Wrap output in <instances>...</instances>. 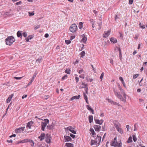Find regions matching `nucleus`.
<instances>
[{
    "label": "nucleus",
    "mask_w": 147,
    "mask_h": 147,
    "mask_svg": "<svg viewBox=\"0 0 147 147\" xmlns=\"http://www.w3.org/2000/svg\"><path fill=\"white\" fill-rule=\"evenodd\" d=\"M113 90L115 95L118 98L121 99V100L122 101H124V102L126 101V94L125 92V91L121 93L123 94V96L125 98V99H123V98L122 96L120 94V92H117V91L114 89H113Z\"/></svg>",
    "instance_id": "obj_2"
},
{
    "label": "nucleus",
    "mask_w": 147,
    "mask_h": 147,
    "mask_svg": "<svg viewBox=\"0 0 147 147\" xmlns=\"http://www.w3.org/2000/svg\"><path fill=\"white\" fill-rule=\"evenodd\" d=\"M53 125H49L47 126V128L49 129H52L53 128Z\"/></svg>",
    "instance_id": "obj_32"
},
{
    "label": "nucleus",
    "mask_w": 147,
    "mask_h": 147,
    "mask_svg": "<svg viewBox=\"0 0 147 147\" xmlns=\"http://www.w3.org/2000/svg\"><path fill=\"white\" fill-rule=\"evenodd\" d=\"M101 140V137L97 136V138L96 139V142L98 140H99V142L98 141V143H100V142Z\"/></svg>",
    "instance_id": "obj_31"
},
{
    "label": "nucleus",
    "mask_w": 147,
    "mask_h": 147,
    "mask_svg": "<svg viewBox=\"0 0 147 147\" xmlns=\"http://www.w3.org/2000/svg\"><path fill=\"white\" fill-rule=\"evenodd\" d=\"M110 41L113 43H115L117 42V39L113 37L111 38L110 39Z\"/></svg>",
    "instance_id": "obj_21"
},
{
    "label": "nucleus",
    "mask_w": 147,
    "mask_h": 147,
    "mask_svg": "<svg viewBox=\"0 0 147 147\" xmlns=\"http://www.w3.org/2000/svg\"><path fill=\"white\" fill-rule=\"evenodd\" d=\"M45 141L48 143H50L51 142V137L48 134L46 135Z\"/></svg>",
    "instance_id": "obj_8"
},
{
    "label": "nucleus",
    "mask_w": 147,
    "mask_h": 147,
    "mask_svg": "<svg viewBox=\"0 0 147 147\" xmlns=\"http://www.w3.org/2000/svg\"><path fill=\"white\" fill-rule=\"evenodd\" d=\"M75 37V36H71L70 40H72L73 39H74Z\"/></svg>",
    "instance_id": "obj_54"
},
{
    "label": "nucleus",
    "mask_w": 147,
    "mask_h": 147,
    "mask_svg": "<svg viewBox=\"0 0 147 147\" xmlns=\"http://www.w3.org/2000/svg\"><path fill=\"white\" fill-rule=\"evenodd\" d=\"M28 142H32L31 140L28 139H26L23 140H20L19 141V143H24Z\"/></svg>",
    "instance_id": "obj_12"
},
{
    "label": "nucleus",
    "mask_w": 147,
    "mask_h": 147,
    "mask_svg": "<svg viewBox=\"0 0 147 147\" xmlns=\"http://www.w3.org/2000/svg\"><path fill=\"white\" fill-rule=\"evenodd\" d=\"M23 36L25 37H26L27 36V33L26 32H24L23 34Z\"/></svg>",
    "instance_id": "obj_50"
},
{
    "label": "nucleus",
    "mask_w": 147,
    "mask_h": 147,
    "mask_svg": "<svg viewBox=\"0 0 147 147\" xmlns=\"http://www.w3.org/2000/svg\"><path fill=\"white\" fill-rule=\"evenodd\" d=\"M111 33L110 30H108L106 32L105 31L103 35V36L104 38H107L110 34Z\"/></svg>",
    "instance_id": "obj_10"
},
{
    "label": "nucleus",
    "mask_w": 147,
    "mask_h": 147,
    "mask_svg": "<svg viewBox=\"0 0 147 147\" xmlns=\"http://www.w3.org/2000/svg\"><path fill=\"white\" fill-rule=\"evenodd\" d=\"M42 60V59L41 58V59H37L36 61V62L38 63H40L41 61Z\"/></svg>",
    "instance_id": "obj_39"
},
{
    "label": "nucleus",
    "mask_w": 147,
    "mask_h": 147,
    "mask_svg": "<svg viewBox=\"0 0 147 147\" xmlns=\"http://www.w3.org/2000/svg\"><path fill=\"white\" fill-rule=\"evenodd\" d=\"M13 96V94H11L9 96L8 98L7 99L6 101V102L7 103H9L11 100V98Z\"/></svg>",
    "instance_id": "obj_15"
},
{
    "label": "nucleus",
    "mask_w": 147,
    "mask_h": 147,
    "mask_svg": "<svg viewBox=\"0 0 147 147\" xmlns=\"http://www.w3.org/2000/svg\"><path fill=\"white\" fill-rule=\"evenodd\" d=\"M15 40L12 36L8 37L5 39L6 44L9 46L11 45L15 41Z\"/></svg>",
    "instance_id": "obj_3"
},
{
    "label": "nucleus",
    "mask_w": 147,
    "mask_h": 147,
    "mask_svg": "<svg viewBox=\"0 0 147 147\" xmlns=\"http://www.w3.org/2000/svg\"><path fill=\"white\" fill-rule=\"evenodd\" d=\"M83 95H84V98L85 99V100H86V102L88 104H89V103L88 102V97L87 96L86 94L85 93L83 92Z\"/></svg>",
    "instance_id": "obj_18"
},
{
    "label": "nucleus",
    "mask_w": 147,
    "mask_h": 147,
    "mask_svg": "<svg viewBox=\"0 0 147 147\" xmlns=\"http://www.w3.org/2000/svg\"><path fill=\"white\" fill-rule=\"evenodd\" d=\"M87 85L86 84H85L84 82H82V86H80V88H86V89H85V91L86 93L87 94H88V87L87 86Z\"/></svg>",
    "instance_id": "obj_9"
},
{
    "label": "nucleus",
    "mask_w": 147,
    "mask_h": 147,
    "mask_svg": "<svg viewBox=\"0 0 147 147\" xmlns=\"http://www.w3.org/2000/svg\"><path fill=\"white\" fill-rule=\"evenodd\" d=\"M22 2L21 1H19L18 2H17L16 3V4L17 5H20V4H21Z\"/></svg>",
    "instance_id": "obj_52"
},
{
    "label": "nucleus",
    "mask_w": 147,
    "mask_h": 147,
    "mask_svg": "<svg viewBox=\"0 0 147 147\" xmlns=\"http://www.w3.org/2000/svg\"><path fill=\"white\" fill-rule=\"evenodd\" d=\"M33 123V122L32 121L29 122L27 124L26 127L27 129H30L31 127L32 126Z\"/></svg>",
    "instance_id": "obj_11"
},
{
    "label": "nucleus",
    "mask_w": 147,
    "mask_h": 147,
    "mask_svg": "<svg viewBox=\"0 0 147 147\" xmlns=\"http://www.w3.org/2000/svg\"><path fill=\"white\" fill-rule=\"evenodd\" d=\"M139 102H144V100L142 98L139 99Z\"/></svg>",
    "instance_id": "obj_58"
},
{
    "label": "nucleus",
    "mask_w": 147,
    "mask_h": 147,
    "mask_svg": "<svg viewBox=\"0 0 147 147\" xmlns=\"http://www.w3.org/2000/svg\"><path fill=\"white\" fill-rule=\"evenodd\" d=\"M81 75L79 76V77L83 79L84 78L85 75L84 74H80Z\"/></svg>",
    "instance_id": "obj_41"
},
{
    "label": "nucleus",
    "mask_w": 147,
    "mask_h": 147,
    "mask_svg": "<svg viewBox=\"0 0 147 147\" xmlns=\"http://www.w3.org/2000/svg\"><path fill=\"white\" fill-rule=\"evenodd\" d=\"M94 127L96 131H99L101 128L100 126L98 125H95Z\"/></svg>",
    "instance_id": "obj_14"
},
{
    "label": "nucleus",
    "mask_w": 147,
    "mask_h": 147,
    "mask_svg": "<svg viewBox=\"0 0 147 147\" xmlns=\"http://www.w3.org/2000/svg\"><path fill=\"white\" fill-rule=\"evenodd\" d=\"M34 81L33 80H32V79H31V80H30V82L28 83V84L27 85V86H29Z\"/></svg>",
    "instance_id": "obj_51"
},
{
    "label": "nucleus",
    "mask_w": 147,
    "mask_h": 147,
    "mask_svg": "<svg viewBox=\"0 0 147 147\" xmlns=\"http://www.w3.org/2000/svg\"><path fill=\"white\" fill-rule=\"evenodd\" d=\"M70 69H66L65 71V73L67 74H70Z\"/></svg>",
    "instance_id": "obj_38"
},
{
    "label": "nucleus",
    "mask_w": 147,
    "mask_h": 147,
    "mask_svg": "<svg viewBox=\"0 0 147 147\" xmlns=\"http://www.w3.org/2000/svg\"><path fill=\"white\" fill-rule=\"evenodd\" d=\"M94 120L95 121L96 123L100 125H101L103 122V120L102 119L99 120L97 119H94Z\"/></svg>",
    "instance_id": "obj_13"
},
{
    "label": "nucleus",
    "mask_w": 147,
    "mask_h": 147,
    "mask_svg": "<svg viewBox=\"0 0 147 147\" xmlns=\"http://www.w3.org/2000/svg\"><path fill=\"white\" fill-rule=\"evenodd\" d=\"M45 136V134L44 133H42L41 135L38 137V138L40 139V141H41L44 139Z\"/></svg>",
    "instance_id": "obj_17"
},
{
    "label": "nucleus",
    "mask_w": 147,
    "mask_h": 147,
    "mask_svg": "<svg viewBox=\"0 0 147 147\" xmlns=\"http://www.w3.org/2000/svg\"><path fill=\"white\" fill-rule=\"evenodd\" d=\"M79 62V60L78 59L76 60V61L74 63V65L76 64Z\"/></svg>",
    "instance_id": "obj_61"
},
{
    "label": "nucleus",
    "mask_w": 147,
    "mask_h": 147,
    "mask_svg": "<svg viewBox=\"0 0 147 147\" xmlns=\"http://www.w3.org/2000/svg\"><path fill=\"white\" fill-rule=\"evenodd\" d=\"M17 36L19 37H22V35L21 32L20 31H18L17 33Z\"/></svg>",
    "instance_id": "obj_28"
},
{
    "label": "nucleus",
    "mask_w": 147,
    "mask_h": 147,
    "mask_svg": "<svg viewBox=\"0 0 147 147\" xmlns=\"http://www.w3.org/2000/svg\"><path fill=\"white\" fill-rule=\"evenodd\" d=\"M22 78V77H14V79H15L16 80H20L21 79V78Z\"/></svg>",
    "instance_id": "obj_55"
},
{
    "label": "nucleus",
    "mask_w": 147,
    "mask_h": 147,
    "mask_svg": "<svg viewBox=\"0 0 147 147\" xmlns=\"http://www.w3.org/2000/svg\"><path fill=\"white\" fill-rule=\"evenodd\" d=\"M133 140L134 142H136V140H137V139L134 136H133Z\"/></svg>",
    "instance_id": "obj_57"
},
{
    "label": "nucleus",
    "mask_w": 147,
    "mask_h": 147,
    "mask_svg": "<svg viewBox=\"0 0 147 147\" xmlns=\"http://www.w3.org/2000/svg\"><path fill=\"white\" fill-rule=\"evenodd\" d=\"M83 23L82 22H80L79 23V28L80 29H81L83 27Z\"/></svg>",
    "instance_id": "obj_33"
},
{
    "label": "nucleus",
    "mask_w": 147,
    "mask_h": 147,
    "mask_svg": "<svg viewBox=\"0 0 147 147\" xmlns=\"http://www.w3.org/2000/svg\"><path fill=\"white\" fill-rule=\"evenodd\" d=\"M78 29V27L75 24H72L69 27V30L72 32H75Z\"/></svg>",
    "instance_id": "obj_5"
},
{
    "label": "nucleus",
    "mask_w": 147,
    "mask_h": 147,
    "mask_svg": "<svg viewBox=\"0 0 147 147\" xmlns=\"http://www.w3.org/2000/svg\"><path fill=\"white\" fill-rule=\"evenodd\" d=\"M79 78L78 77H76L75 78V79L76 80V82L77 83H78L79 81Z\"/></svg>",
    "instance_id": "obj_63"
},
{
    "label": "nucleus",
    "mask_w": 147,
    "mask_h": 147,
    "mask_svg": "<svg viewBox=\"0 0 147 147\" xmlns=\"http://www.w3.org/2000/svg\"><path fill=\"white\" fill-rule=\"evenodd\" d=\"M88 119L90 123H91L93 121V116L92 115H90L88 117Z\"/></svg>",
    "instance_id": "obj_24"
},
{
    "label": "nucleus",
    "mask_w": 147,
    "mask_h": 147,
    "mask_svg": "<svg viewBox=\"0 0 147 147\" xmlns=\"http://www.w3.org/2000/svg\"><path fill=\"white\" fill-rule=\"evenodd\" d=\"M132 138L131 137H129L128 140L127 141V143H129L132 142Z\"/></svg>",
    "instance_id": "obj_30"
},
{
    "label": "nucleus",
    "mask_w": 147,
    "mask_h": 147,
    "mask_svg": "<svg viewBox=\"0 0 147 147\" xmlns=\"http://www.w3.org/2000/svg\"><path fill=\"white\" fill-rule=\"evenodd\" d=\"M117 131L120 133L122 134L123 133V132L122 129L120 128L119 127H118V128H117Z\"/></svg>",
    "instance_id": "obj_29"
},
{
    "label": "nucleus",
    "mask_w": 147,
    "mask_h": 147,
    "mask_svg": "<svg viewBox=\"0 0 147 147\" xmlns=\"http://www.w3.org/2000/svg\"><path fill=\"white\" fill-rule=\"evenodd\" d=\"M25 128V127H19L16 129L15 130L16 132L17 133H20L22 131H24Z\"/></svg>",
    "instance_id": "obj_7"
},
{
    "label": "nucleus",
    "mask_w": 147,
    "mask_h": 147,
    "mask_svg": "<svg viewBox=\"0 0 147 147\" xmlns=\"http://www.w3.org/2000/svg\"><path fill=\"white\" fill-rule=\"evenodd\" d=\"M86 107L87 109L90 111L91 112L92 114H94V111L93 109L91 108L88 105H86Z\"/></svg>",
    "instance_id": "obj_19"
},
{
    "label": "nucleus",
    "mask_w": 147,
    "mask_h": 147,
    "mask_svg": "<svg viewBox=\"0 0 147 147\" xmlns=\"http://www.w3.org/2000/svg\"><path fill=\"white\" fill-rule=\"evenodd\" d=\"M29 13V16H33L34 14V13L33 12H28Z\"/></svg>",
    "instance_id": "obj_49"
},
{
    "label": "nucleus",
    "mask_w": 147,
    "mask_h": 147,
    "mask_svg": "<svg viewBox=\"0 0 147 147\" xmlns=\"http://www.w3.org/2000/svg\"><path fill=\"white\" fill-rule=\"evenodd\" d=\"M70 136L71 137H72L73 138H74L75 137V135L72 134H70Z\"/></svg>",
    "instance_id": "obj_60"
},
{
    "label": "nucleus",
    "mask_w": 147,
    "mask_h": 147,
    "mask_svg": "<svg viewBox=\"0 0 147 147\" xmlns=\"http://www.w3.org/2000/svg\"><path fill=\"white\" fill-rule=\"evenodd\" d=\"M45 121V122H42L41 123V129L42 130L45 131V128L47 125V124L49 123V120L47 119H45L43 120Z\"/></svg>",
    "instance_id": "obj_4"
},
{
    "label": "nucleus",
    "mask_w": 147,
    "mask_h": 147,
    "mask_svg": "<svg viewBox=\"0 0 147 147\" xmlns=\"http://www.w3.org/2000/svg\"><path fill=\"white\" fill-rule=\"evenodd\" d=\"M67 75H65L62 78V80H64L65 79L67 78Z\"/></svg>",
    "instance_id": "obj_46"
},
{
    "label": "nucleus",
    "mask_w": 147,
    "mask_h": 147,
    "mask_svg": "<svg viewBox=\"0 0 147 147\" xmlns=\"http://www.w3.org/2000/svg\"><path fill=\"white\" fill-rule=\"evenodd\" d=\"M139 25L140 27L142 29H144L145 28V26L144 25H142L141 23L139 24Z\"/></svg>",
    "instance_id": "obj_37"
},
{
    "label": "nucleus",
    "mask_w": 147,
    "mask_h": 147,
    "mask_svg": "<svg viewBox=\"0 0 147 147\" xmlns=\"http://www.w3.org/2000/svg\"><path fill=\"white\" fill-rule=\"evenodd\" d=\"M119 79L121 81L122 83L124 82L122 77H120L119 78Z\"/></svg>",
    "instance_id": "obj_53"
},
{
    "label": "nucleus",
    "mask_w": 147,
    "mask_h": 147,
    "mask_svg": "<svg viewBox=\"0 0 147 147\" xmlns=\"http://www.w3.org/2000/svg\"><path fill=\"white\" fill-rule=\"evenodd\" d=\"M65 146L67 147H74V144L70 143H66Z\"/></svg>",
    "instance_id": "obj_23"
},
{
    "label": "nucleus",
    "mask_w": 147,
    "mask_h": 147,
    "mask_svg": "<svg viewBox=\"0 0 147 147\" xmlns=\"http://www.w3.org/2000/svg\"><path fill=\"white\" fill-rule=\"evenodd\" d=\"M139 76V74H136L134 75L133 76V78L134 79H135Z\"/></svg>",
    "instance_id": "obj_42"
},
{
    "label": "nucleus",
    "mask_w": 147,
    "mask_h": 147,
    "mask_svg": "<svg viewBox=\"0 0 147 147\" xmlns=\"http://www.w3.org/2000/svg\"><path fill=\"white\" fill-rule=\"evenodd\" d=\"M96 143V141L94 140H91V143L92 145Z\"/></svg>",
    "instance_id": "obj_44"
},
{
    "label": "nucleus",
    "mask_w": 147,
    "mask_h": 147,
    "mask_svg": "<svg viewBox=\"0 0 147 147\" xmlns=\"http://www.w3.org/2000/svg\"><path fill=\"white\" fill-rule=\"evenodd\" d=\"M102 22H100L99 23H98V30H99L101 28V26L102 25Z\"/></svg>",
    "instance_id": "obj_40"
},
{
    "label": "nucleus",
    "mask_w": 147,
    "mask_h": 147,
    "mask_svg": "<svg viewBox=\"0 0 147 147\" xmlns=\"http://www.w3.org/2000/svg\"><path fill=\"white\" fill-rule=\"evenodd\" d=\"M110 144L111 146L114 147H121L122 145L121 140H120L119 142H118L116 137L112 140Z\"/></svg>",
    "instance_id": "obj_1"
},
{
    "label": "nucleus",
    "mask_w": 147,
    "mask_h": 147,
    "mask_svg": "<svg viewBox=\"0 0 147 147\" xmlns=\"http://www.w3.org/2000/svg\"><path fill=\"white\" fill-rule=\"evenodd\" d=\"M80 97V95H78V96H75L72 97L71 98V100H73L75 99H79Z\"/></svg>",
    "instance_id": "obj_22"
},
{
    "label": "nucleus",
    "mask_w": 147,
    "mask_h": 147,
    "mask_svg": "<svg viewBox=\"0 0 147 147\" xmlns=\"http://www.w3.org/2000/svg\"><path fill=\"white\" fill-rule=\"evenodd\" d=\"M33 38V37L31 35L29 36L28 37L26 38V42H28L29 41V40Z\"/></svg>",
    "instance_id": "obj_26"
},
{
    "label": "nucleus",
    "mask_w": 147,
    "mask_h": 147,
    "mask_svg": "<svg viewBox=\"0 0 147 147\" xmlns=\"http://www.w3.org/2000/svg\"><path fill=\"white\" fill-rule=\"evenodd\" d=\"M90 131L91 133L92 134V136L93 137H96V134H95V132L94 131V130L92 128H90Z\"/></svg>",
    "instance_id": "obj_20"
},
{
    "label": "nucleus",
    "mask_w": 147,
    "mask_h": 147,
    "mask_svg": "<svg viewBox=\"0 0 147 147\" xmlns=\"http://www.w3.org/2000/svg\"><path fill=\"white\" fill-rule=\"evenodd\" d=\"M78 72L80 74H82V73H83V74H85V71H84L83 69H81V70H79L78 71Z\"/></svg>",
    "instance_id": "obj_35"
},
{
    "label": "nucleus",
    "mask_w": 147,
    "mask_h": 147,
    "mask_svg": "<svg viewBox=\"0 0 147 147\" xmlns=\"http://www.w3.org/2000/svg\"><path fill=\"white\" fill-rule=\"evenodd\" d=\"M71 40H66L65 41V43L67 45L70 44L71 42Z\"/></svg>",
    "instance_id": "obj_36"
},
{
    "label": "nucleus",
    "mask_w": 147,
    "mask_h": 147,
    "mask_svg": "<svg viewBox=\"0 0 147 147\" xmlns=\"http://www.w3.org/2000/svg\"><path fill=\"white\" fill-rule=\"evenodd\" d=\"M66 130H69L74 134H76V131L74 130V128L71 126L67 127L66 128Z\"/></svg>",
    "instance_id": "obj_6"
},
{
    "label": "nucleus",
    "mask_w": 147,
    "mask_h": 147,
    "mask_svg": "<svg viewBox=\"0 0 147 147\" xmlns=\"http://www.w3.org/2000/svg\"><path fill=\"white\" fill-rule=\"evenodd\" d=\"M80 55H81V57H83L85 55V52L84 51H82L81 52V53L80 54Z\"/></svg>",
    "instance_id": "obj_34"
},
{
    "label": "nucleus",
    "mask_w": 147,
    "mask_h": 147,
    "mask_svg": "<svg viewBox=\"0 0 147 147\" xmlns=\"http://www.w3.org/2000/svg\"><path fill=\"white\" fill-rule=\"evenodd\" d=\"M49 98V95H45L44 96L43 98L47 100Z\"/></svg>",
    "instance_id": "obj_45"
},
{
    "label": "nucleus",
    "mask_w": 147,
    "mask_h": 147,
    "mask_svg": "<svg viewBox=\"0 0 147 147\" xmlns=\"http://www.w3.org/2000/svg\"><path fill=\"white\" fill-rule=\"evenodd\" d=\"M114 126L116 127V129H117V128L119 127V125L118 124H115Z\"/></svg>",
    "instance_id": "obj_64"
},
{
    "label": "nucleus",
    "mask_w": 147,
    "mask_h": 147,
    "mask_svg": "<svg viewBox=\"0 0 147 147\" xmlns=\"http://www.w3.org/2000/svg\"><path fill=\"white\" fill-rule=\"evenodd\" d=\"M133 0H129V3L130 4H132L133 3Z\"/></svg>",
    "instance_id": "obj_59"
},
{
    "label": "nucleus",
    "mask_w": 147,
    "mask_h": 147,
    "mask_svg": "<svg viewBox=\"0 0 147 147\" xmlns=\"http://www.w3.org/2000/svg\"><path fill=\"white\" fill-rule=\"evenodd\" d=\"M90 22L92 24V27L93 28H94L95 27V26H94V20L92 19H91L90 20Z\"/></svg>",
    "instance_id": "obj_27"
},
{
    "label": "nucleus",
    "mask_w": 147,
    "mask_h": 147,
    "mask_svg": "<svg viewBox=\"0 0 147 147\" xmlns=\"http://www.w3.org/2000/svg\"><path fill=\"white\" fill-rule=\"evenodd\" d=\"M107 100L109 102H110V103H111V104H112L113 102V101L111 100L110 99H108Z\"/></svg>",
    "instance_id": "obj_62"
},
{
    "label": "nucleus",
    "mask_w": 147,
    "mask_h": 147,
    "mask_svg": "<svg viewBox=\"0 0 147 147\" xmlns=\"http://www.w3.org/2000/svg\"><path fill=\"white\" fill-rule=\"evenodd\" d=\"M31 140L32 142H29L30 144L33 147L34 146V143L32 140Z\"/></svg>",
    "instance_id": "obj_43"
},
{
    "label": "nucleus",
    "mask_w": 147,
    "mask_h": 147,
    "mask_svg": "<svg viewBox=\"0 0 147 147\" xmlns=\"http://www.w3.org/2000/svg\"><path fill=\"white\" fill-rule=\"evenodd\" d=\"M64 137L66 140V141H70L71 140V138L69 136H65Z\"/></svg>",
    "instance_id": "obj_25"
},
{
    "label": "nucleus",
    "mask_w": 147,
    "mask_h": 147,
    "mask_svg": "<svg viewBox=\"0 0 147 147\" xmlns=\"http://www.w3.org/2000/svg\"><path fill=\"white\" fill-rule=\"evenodd\" d=\"M40 25H37V26H36L34 28V30H36L38 28L40 27Z\"/></svg>",
    "instance_id": "obj_56"
},
{
    "label": "nucleus",
    "mask_w": 147,
    "mask_h": 147,
    "mask_svg": "<svg viewBox=\"0 0 147 147\" xmlns=\"http://www.w3.org/2000/svg\"><path fill=\"white\" fill-rule=\"evenodd\" d=\"M82 38L81 40L82 42H83L84 43H85L87 41V38L85 36V35L84 34H83L82 36Z\"/></svg>",
    "instance_id": "obj_16"
},
{
    "label": "nucleus",
    "mask_w": 147,
    "mask_h": 147,
    "mask_svg": "<svg viewBox=\"0 0 147 147\" xmlns=\"http://www.w3.org/2000/svg\"><path fill=\"white\" fill-rule=\"evenodd\" d=\"M112 104H113L115 105H117L118 106H119L120 105L119 103L116 102H115L113 101V102Z\"/></svg>",
    "instance_id": "obj_48"
},
{
    "label": "nucleus",
    "mask_w": 147,
    "mask_h": 147,
    "mask_svg": "<svg viewBox=\"0 0 147 147\" xmlns=\"http://www.w3.org/2000/svg\"><path fill=\"white\" fill-rule=\"evenodd\" d=\"M104 76V73L102 72V74H101L100 77V79H101V81L102 80V78Z\"/></svg>",
    "instance_id": "obj_47"
}]
</instances>
